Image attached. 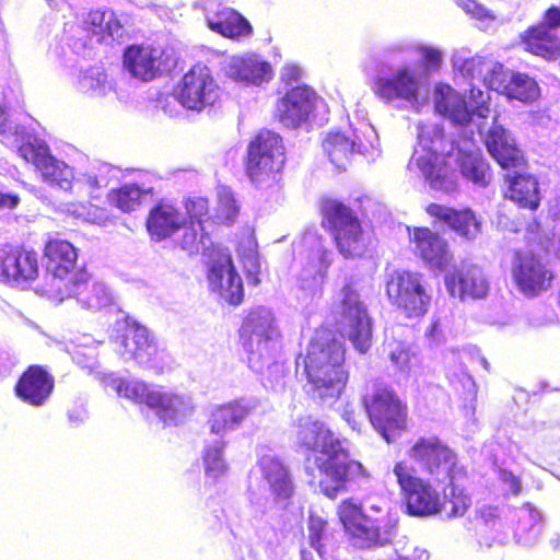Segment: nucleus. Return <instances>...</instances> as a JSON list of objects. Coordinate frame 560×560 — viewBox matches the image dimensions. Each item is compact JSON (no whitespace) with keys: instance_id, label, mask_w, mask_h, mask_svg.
Masks as SVG:
<instances>
[{"instance_id":"obj_1","label":"nucleus","mask_w":560,"mask_h":560,"mask_svg":"<svg viewBox=\"0 0 560 560\" xmlns=\"http://www.w3.org/2000/svg\"><path fill=\"white\" fill-rule=\"evenodd\" d=\"M300 447L314 453L315 464L323 474L320 491L329 499L355 491L370 475L364 466L350 456L348 441L340 439L324 422L310 415L296 420Z\"/></svg>"},{"instance_id":"obj_2","label":"nucleus","mask_w":560,"mask_h":560,"mask_svg":"<svg viewBox=\"0 0 560 560\" xmlns=\"http://www.w3.org/2000/svg\"><path fill=\"white\" fill-rule=\"evenodd\" d=\"M18 149L25 161L34 164L46 183L66 191L86 194L90 198L96 199L101 190L118 179L119 170L102 161L90 162L73 171L51 154L45 140L31 132L22 138Z\"/></svg>"},{"instance_id":"obj_3","label":"nucleus","mask_w":560,"mask_h":560,"mask_svg":"<svg viewBox=\"0 0 560 560\" xmlns=\"http://www.w3.org/2000/svg\"><path fill=\"white\" fill-rule=\"evenodd\" d=\"M238 332L248 368L260 375L264 387L273 392L283 389L287 372L281 359L280 332L271 311L265 306L249 310Z\"/></svg>"},{"instance_id":"obj_4","label":"nucleus","mask_w":560,"mask_h":560,"mask_svg":"<svg viewBox=\"0 0 560 560\" xmlns=\"http://www.w3.org/2000/svg\"><path fill=\"white\" fill-rule=\"evenodd\" d=\"M345 346L329 330H316L305 355L295 360L296 372L303 369L306 393L314 400L331 404L342 393L349 372L345 365Z\"/></svg>"},{"instance_id":"obj_5","label":"nucleus","mask_w":560,"mask_h":560,"mask_svg":"<svg viewBox=\"0 0 560 560\" xmlns=\"http://www.w3.org/2000/svg\"><path fill=\"white\" fill-rule=\"evenodd\" d=\"M407 454L421 472L436 483L446 485L444 498L451 504L450 515L463 516L471 505V498L459 485L466 478V469L458 464L456 453L440 438L430 435L418 438Z\"/></svg>"},{"instance_id":"obj_6","label":"nucleus","mask_w":560,"mask_h":560,"mask_svg":"<svg viewBox=\"0 0 560 560\" xmlns=\"http://www.w3.org/2000/svg\"><path fill=\"white\" fill-rule=\"evenodd\" d=\"M338 516L349 545L358 550L385 547L397 535L398 517L385 502L362 506L346 499L338 508Z\"/></svg>"},{"instance_id":"obj_7","label":"nucleus","mask_w":560,"mask_h":560,"mask_svg":"<svg viewBox=\"0 0 560 560\" xmlns=\"http://www.w3.org/2000/svg\"><path fill=\"white\" fill-rule=\"evenodd\" d=\"M256 468L268 486L270 495L262 493L248 476L247 500L253 524H270L290 504L294 494V483L289 469L273 455H261Z\"/></svg>"},{"instance_id":"obj_8","label":"nucleus","mask_w":560,"mask_h":560,"mask_svg":"<svg viewBox=\"0 0 560 560\" xmlns=\"http://www.w3.org/2000/svg\"><path fill=\"white\" fill-rule=\"evenodd\" d=\"M417 131L418 141L408 170L419 172L432 189L447 191L452 183L446 175L445 158L457 148L456 143L445 138L439 124L419 121Z\"/></svg>"},{"instance_id":"obj_9","label":"nucleus","mask_w":560,"mask_h":560,"mask_svg":"<svg viewBox=\"0 0 560 560\" xmlns=\"http://www.w3.org/2000/svg\"><path fill=\"white\" fill-rule=\"evenodd\" d=\"M116 392L136 404L145 405L166 425L179 424L194 411L189 396L140 380L120 378L116 383Z\"/></svg>"},{"instance_id":"obj_10","label":"nucleus","mask_w":560,"mask_h":560,"mask_svg":"<svg viewBox=\"0 0 560 560\" xmlns=\"http://www.w3.org/2000/svg\"><path fill=\"white\" fill-rule=\"evenodd\" d=\"M331 313L343 336L360 353H365L372 346V318L368 306L355 287L348 282L336 295Z\"/></svg>"},{"instance_id":"obj_11","label":"nucleus","mask_w":560,"mask_h":560,"mask_svg":"<svg viewBox=\"0 0 560 560\" xmlns=\"http://www.w3.org/2000/svg\"><path fill=\"white\" fill-rule=\"evenodd\" d=\"M115 351L124 361H135L139 366L163 372L167 365V354L158 345L155 336L136 320L126 319L118 324L116 335L112 337Z\"/></svg>"},{"instance_id":"obj_12","label":"nucleus","mask_w":560,"mask_h":560,"mask_svg":"<svg viewBox=\"0 0 560 560\" xmlns=\"http://www.w3.org/2000/svg\"><path fill=\"white\" fill-rule=\"evenodd\" d=\"M384 284L389 303L407 318L424 316L431 304L423 276L409 270H387Z\"/></svg>"},{"instance_id":"obj_13","label":"nucleus","mask_w":560,"mask_h":560,"mask_svg":"<svg viewBox=\"0 0 560 560\" xmlns=\"http://www.w3.org/2000/svg\"><path fill=\"white\" fill-rule=\"evenodd\" d=\"M371 424L387 442H395L406 429L407 408L396 393L384 386H374L362 397Z\"/></svg>"},{"instance_id":"obj_14","label":"nucleus","mask_w":560,"mask_h":560,"mask_svg":"<svg viewBox=\"0 0 560 560\" xmlns=\"http://www.w3.org/2000/svg\"><path fill=\"white\" fill-rule=\"evenodd\" d=\"M324 225L331 232L336 245L345 257H362L369 243L354 212L345 203L328 199L323 202Z\"/></svg>"},{"instance_id":"obj_15","label":"nucleus","mask_w":560,"mask_h":560,"mask_svg":"<svg viewBox=\"0 0 560 560\" xmlns=\"http://www.w3.org/2000/svg\"><path fill=\"white\" fill-rule=\"evenodd\" d=\"M284 162L282 138L273 131L260 130L247 145L246 174L256 187H260L270 177L276 180Z\"/></svg>"},{"instance_id":"obj_16","label":"nucleus","mask_w":560,"mask_h":560,"mask_svg":"<svg viewBox=\"0 0 560 560\" xmlns=\"http://www.w3.org/2000/svg\"><path fill=\"white\" fill-rule=\"evenodd\" d=\"M380 141L374 127L362 124L352 129L351 135L335 131L329 132L323 140V149L331 164L340 171H345L350 158L354 154L363 155L369 162L380 156Z\"/></svg>"},{"instance_id":"obj_17","label":"nucleus","mask_w":560,"mask_h":560,"mask_svg":"<svg viewBox=\"0 0 560 560\" xmlns=\"http://www.w3.org/2000/svg\"><path fill=\"white\" fill-rule=\"evenodd\" d=\"M393 472L405 498L406 513L410 516L428 517L445 511L448 517L451 504L446 505V499L441 501L440 493L432 487L430 480L412 475L410 468L404 462L394 466Z\"/></svg>"},{"instance_id":"obj_18","label":"nucleus","mask_w":560,"mask_h":560,"mask_svg":"<svg viewBox=\"0 0 560 560\" xmlns=\"http://www.w3.org/2000/svg\"><path fill=\"white\" fill-rule=\"evenodd\" d=\"M434 107L453 125L466 127L475 118H486L489 113L486 93L470 83V103L451 85L440 83L434 89Z\"/></svg>"},{"instance_id":"obj_19","label":"nucleus","mask_w":560,"mask_h":560,"mask_svg":"<svg viewBox=\"0 0 560 560\" xmlns=\"http://www.w3.org/2000/svg\"><path fill=\"white\" fill-rule=\"evenodd\" d=\"M421 79L416 69L402 65L390 72L378 73L374 78L373 91L385 104L398 109L406 105L419 104Z\"/></svg>"},{"instance_id":"obj_20","label":"nucleus","mask_w":560,"mask_h":560,"mask_svg":"<svg viewBox=\"0 0 560 560\" xmlns=\"http://www.w3.org/2000/svg\"><path fill=\"white\" fill-rule=\"evenodd\" d=\"M43 259L46 291L58 298L81 268L78 267V249L66 240L52 238L46 243Z\"/></svg>"},{"instance_id":"obj_21","label":"nucleus","mask_w":560,"mask_h":560,"mask_svg":"<svg viewBox=\"0 0 560 560\" xmlns=\"http://www.w3.org/2000/svg\"><path fill=\"white\" fill-rule=\"evenodd\" d=\"M303 244L310 245L311 250L307 255V262L298 277V299L307 305L322 296L323 284L334 253L326 249L322 238L315 234L304 235Z\"/></svg>"},{"instance_id":"obj_22","label":"nucleus","mask_w":560,"mask_h":560,"mask_svg":"<svg viewBox=\"0 0 560 560\" xmlns=\"http://www.w3.org/2000/svg\"><path fill=\"white\" fill-rule=\"evenodd\" d=\"M174 96L183 107L200 112L215 103L219 86L208 67L196 65L177 83Z\"/></svg>"},{"instance_id":"obj_23","label":"nucleus","mask_w":560,"mask_h":560,"mask_svg":"<svg viewBox=\"0 0 560 560\" xmlns=\"http://www.w3.org/2000/svg\"><path fill=\"white\" fill-rule=\"evenodd\" d=\"M39 273L38 255L21 245H0V282L13 288L28 287Z\"/></svg>"},{"instance_id":"obj_24","label":"nucleus","mask_w":560,"mask_h":560,"mask_svg":"<svg viewBox=\"0 0 560 560\" xmlns=\"http://www.w3.org/2000/svg\"><path fill=\"white\" fill-rule=\"evenodd\" d=\"M122 63L132 78L142 82L152 81L176 66L171 55L162 48L144 45L127 46L124 50Z\"/></svg>"},{"instance_id":"obj_25","label":"nucleus","mask_w":560,"mask_h":560,"mask_svg":"<svg viewBox=\"0 0 560 560\" xmlns=\"http://www.w3.org/2000/svg\"><path fill=\"white\" fill-rule=\"evenodd\" d=\"M324 106L323 100L307 85L291 86L277 103L280 122L288 128H298L306 122L311 115Z\"/></svg>"},{"instance_id":"obj_26","label":"nucleus","mask_w":560,"mask_h":560,"mask_svg":"<svg viewBox=\"0 0 560 560\" xmlns=\"http://www.w3.org/2000/svg\"><path fill=\"white\" fill-rule=\"evenodd\" d=\"M560 27V7L552 5L544 13L542 21L528 27L522 35L526 49L545 59L560 56V37L555 33Z\"/></svg>"},{"instance_id":"obj_27","label":"nucleus","mask_w":560,"mask_h":560,"mask_svg":"<svg viewBox=\"0 0 560 560\" xmlns=\"http://www.w3.org/2000/svg\"><path fill=\"white\" fill-rule=\"evenodd\" d=\"M201 9L208 27L224 37L240 39L253 33L250 23L237 11L217 0H202L194 5Z\"/></svg>"},{"instance_id":"obj_28","label":"nucleus","mask_w":560,"mask_h":560,"mask_svg":"<svg viewBox=\"0 0 560 560\" xmlns=\"http://www.w3.org/2000/svg\"><path fill=\"white\" fill-rule=\"evenodd\" d=\"M67 298H75L83 308L92 311L105 308L113 303L110 289L104 282L93 280L84 266L72 275V282L63 288L57 299L63 301Z\"/></svg>"},{"instance_id":"obj_29","label":"nucleus","mask_w":560,"mask_h":560,"mask_svg":"<svg viewBox=\"0 0 560 560\" xmlns=\"http://www.w3.org/2000/svg\"><path fill=\"white\" fill-rule=\"evenodd\" d=\"M258 407L259 400L253 396L217 406L208 419L210 434L212 438L224 439L228 433L237 430Z\"/></svg>"},{"instance_id":"obj_30","label":"nucleus","mask_w":560,"mask_h":560,"mask_svg":"<svg viewBox=\"0 0 560 560\" xmlns=\"http://www.w3.org/2000/svg\"><path fill=\"white\" fill-rule=\"evenodd\" d=\"M209 285L229 304L238 305L244 298V287L241 276L232 264L230 255L219 254L208 269Z\"/></svg>"},{"instance_id":"obj_31","label":"nucleus","mask_w":560,"mask_h":560,"mask_svg":"<svg viewBox=\"0 0 560 560\" xmlns=\"http://www.w3.org/2000/svg\"><path fill=\"white\" fill-rule=\"evenodd\" d=\"M486 86L523 103L534 102L539 96V86L535 79L528 74L515 72L508 81V72L502 63H495L492 67V74L487 77Z\"/></svg>"},{"instance_id":"obj_32","label":"nucleus","mask_w":560,"mask_h":560,"mask_svg":"<svg viewBox=\"0 0 560 560\" xmlns=\"http://www.w3.org/2000/svg\"><path fill=\"white\" fill-rule=\"evenodd\" d=\"M444 282L448 293L463 302L485 299L490 288L483 270L476 265H464L446 273Z\"/></svg>"},{"instance_id":"obj_33","label":"nucleus","mask_w":560,"mask_h":560,"mask_svg":"<svg viewBox=\"0 0 560 560\" xmlns=\"http://www.w3.org/2000/svg\"><path fill=\"white\" fill-rule=\"evenodd\" d=\"M512 276L517 289L526 296H535L547 289L550 280L545 265L532 254L516 252Z\"/></svg>"},{"instance_id":"obj_34","label":"nucleus","mask_w":560,"mask_h":560,"mask_svg":"<svg viewBox=\"0 0 560 560\" xmlns=\"http://www.w3.org/2000/svg\"><path fill=\"white\" fill-rule=\"evenodd\" d=\"M221 70L228 78L245 85L258 86L272 78L270 63L257 55L228 56L221 61Z\"/></svg>"},{"instance_id":"obj_35","label":"nucleus","mask_w":560,"mask_h":560,"mask_svg":"<svg viewBox=\"0 0 560 560\" xmlns=\"http://www.w3.org/2000/svg\"><path fill=\"white\" fill-rule=\"evenodd\" d=\"M55 381L51 374L42 365H31L20 376L15 384V395L24 402L39 407L51 395Z\"/></svg>"},{"instance_id":"obj_36","label":"nucleus","mask_w":560,"mask_h":560,"mask_svg":"<svg viewBox=\"0 0 560 560\" xmlns=\"http://www.w3.org/2000/svg\"><path fill=\"white\" fill-rule=\"evenodd\" d=\"M485 144L490 155L503 170L517 167L523 161V152L511 131L501 125H492L486 133Z\"/></svg>"},{"instance_id":"obj_37","label":"nucleus","mask_w":560,"mask_h":560,"mask_svg":"<svg viewBox=\"0 0 560 560\" xmlns=\"http://www.w3.org/2000/svg\"><path fill=\"white\" fill-rule=\"evenodd\" d=\"M415 252L432 268L443 269L448 262L447 243L428 228H415L411 237Z\"/></svg>"},{"instance_id":"obj_38","label":"nucleus","mask_w":560,"mask_h":560,"mask_svg":"<svg viewBox=\"0 0 560 560\" xmlns=\"http://www.w3.org/2000/svg\"><path fill=\"white\" fill-rule=\"evenodd\" d=\"M508 197L521 208L536 210L540 205L539 184L535 176L515 170H506Z\"/></svg>"},{"instance_id":"obj_39","label":"nucleus","mask_w":560,"mask_h":560,"mask_svg":"<svg viewBox=\"0 0 560 560\" xmlns=\"http://www.w3.org/2000/svg\"><path fill=\"white\" fill-rule=\"evenodd\" d=\"M428 212L447 224L451 230L465 240H474L480 232V222L470 209L456 210L431 203L428 207Z\"/></svg>"},{"instance_id":"obj_40","label":"nucleus","mask_w":560,"mask_h":560,"mask_svg":"<svg viewBox=\"0 0 560 560\" xmlns=\"http://www.w3.org/2000/svg\"><path fill=\"white\" fill-rule=\"evenodd\" d=\"M184 223V217L170 203L159 202L149 212L147 230L151 238L161 242L174 234Z\"/></svg>"},{"instance_id":"obj_41","label":"nucleus","mask_w":560,"mask_h":560,"mask_svg":"<svg viewBox=\"0 0 560 560\" xmlns=\"http://www.w3.org/2000/svg\"><path fill=\"white\" fill-rule=\"evenodd\" d=\"M228 442L221 438L205 440L202 450V465L206 482L217 483L229 470V464L224 457Z\"/></svg>"},{"instance_id":"obj_42","label":"nucleus","mask_w":560,"mask_h":560,"mask_svg":"<svg viewBox=\"0 0 560 560\" xmlns=\"http://www.w3.org/2000/svg\"><path fill=\"white\" fill-rule=\"evenodd\" d=\"M183 234L178 241V246L187 252L188 255L201 254L208 259L209 265L214 260V244L210 235L205 232V226L200 222L183 223Z\"/></svg>"},{"instance_id":"obj_43","label":"nucleus","mask_w":560,"mask_h":560,"mask_svg":"<svg viewBox=\"0 0 560 560\" xmlns=\"http://www.w3.org/2000/svg\"><path fill=\"white\" fill-rule=\"evenodd\" d=\"M460 173L475 185L486 187L491 180L490 165L479 150L458 151Z\"/></svg>"},{"instance_id":"obj_44","label":"nucleus","mask_w":560,"mask_h":560,"mask_svg":"<svg viewBox=\"0 0 560 560\" xmlns=\"http://www.w3.org/2000/svg\"><path fill=\"white\" fill-rule=\"evenodd\" d=\"M80 92L93 97L104 96L113 90V82L102 66H93L81 72L78 80Z\"/></svg>"},{"instance_id":"obj_45","label":"nucleus","mask_w":560,"mask_h":560,"mask_svg":"<svg viewBox=\"0 0 560 560\" xmlns=\"http://www.w3.org/2000/svg\"><path fill=\"white\" fill-rule=\"evenodd\" d=\"M153 188H142L138 184H124L108 194L112 205L124 212L136 210L142 203V200L151 195Z\"/></svg>"},{"instance_id":"obj_46","label":"nucleus","mask_w":560,"mask_h":560,"mask_svg":"<svg viewBox=\"0 0 560 560\" xmlns=\"http://www.w3.org/2000/svg\"><path fill=\"white\" fill-rule=\"evenodd\" d=\"M452 62L454 69L464 78L469 80L482 78L485 84L487 77L492 74V67L497 63L486 57H462L458 54L453 56Z\"/></svg>"},{"instance_id":"obj_47","label":"nucleus","mask_w":560,"mask_h":560,"mask_svg":"<svg viewBox=\"0 0 560 560\" xmlns=\"http://www.w3.org/2000/svg\"><path fill=\"white\" fill-rule=\"evenodd\" d=\"M308 542L310 546L324 558L326 550L325 545L328 537V523L323 517L310 513L307 520Z\"/></svg>"},{"instance_id":"obj_48","label":"nucleus","mask_w":560,"mask_h":560,"mask_svg":"<svg viewBox=\"0 0 560 560\" xmlns=\"http://www.w3.org/2000/svg\"><path fill=\"white\" fill-rule=\"evenodd\" d=\"M389 360L392 364L405 376L409 375L419 360L410 347L402 342L390 345Z\"/></svg>"},{"instance_id":"obj_49","label":"nucleus","mask_w":560,"mask_h":560,"mask_svg":"<svg viewBox=\"0 0 560 560\" xmlns=\"http://www.w3.org/2000/svg\"><path fill=\"white\" fill-rule=\"evenodd\" d=\"M28 133L30 131H27L24 126L14 124L10 119L4 92L0 89V136L3 137V139L14 137V142L18 147L22 138Z\"/></svg>"},{"instance_id":"obj_50","label":"nucleus","mask_w":560,"mask_h":560,"mask_svg":"<svg viewBox=\"0 0 560 560\" xmlns=\"http://www.w3.org/2000/svg\"><path fill=\"white\" fill-rule=\"evenodd\" d=\"M240 213L234 195L230 188H222L219 192L218 218L226 225H232Z\"/></svg>"},{"instance_id":"obj_51","label":"nucleus","mask_w":560,"mask_h":560,"mask_svg":"<svg viewBox=\"0 0 560 560\" xmlns=\"http://www.w3.org/2000/svg\"><path fill=\"white\" fill-rule=\"evenodd\" d=\"M412 50V46L407 42L400 40L385 45L380 51L381 62H401L407 54Z\"/></svg>"},{"instance_id":"obj_52","label":"nucleus","mask_w":560,"mask_h":560,"mask_svg":"<svg viewBox=\"0 0 560 560\" xmlns=\"http://www.w3.org/2000/svg\"><path fill=\"white\" fill-rule=\"evenodd\" d=\"M186 213L189 223L200 222L203 225V218L208 214V201L205 198H189L186 201Z\"/></svg>"},{"instance_id":"obj_53","label":"nucleus","mask_w":560,"mask_h":560,"mask_svg":"<svg viewBox=\"0 0 560 560\" xmlns=\"http://www.w3.org/2000/svg\"><path fill=\"white\" fill-rule=\"evenodd\" d=\"M89 419V411L83 400L75 401L72 407L67 410L68 424L71 428H79Z\"/></svg>"},{"instance_id":"obj_54","label":"nucleus","mask_w":560,"mask_h":560,"mask_svg":"<svg viewBox=\"0 0 560 560\" xmlns=\"http://www.w3.org/2000/svg\"><path fill=\"white\" fill-rule=\"evenodd\" d=\"M112 16L113 11L109 9L91 11L86 23L94 27L93 32L102 34L105 24L110 21Z\"/></svg>"},{"instance_id":"obj_55","label":"nucleus","mask_w":560,"mask_h":560,"mask_svg":"<svg viewBox=\"0 0 560 560\" xmlns=\"http://www.w3.org/2000/svg\"><path fill=\"white\" fill-rule=\"evenodd\" d=\"M71 355L73 362L82 369H92L96 361L94 349L75 348Z\"/></svg>"},{"instance_id":"obj_56","label":"nucleus","mask_w":560,"mask_h":560,"mask_svg":"<svg viewBox=\"0 0 560 560\" xmlns=\"http://www.w3.org/2000/svg\"><path fill=\"white\" fill-rule=\"evenodd\" d=\"M462 7L467 14H470L477 20L485 21L488 19H494L490 11L482 4L478 3L476 0H466L463 2Z\"/></svg>"},{"instance_id":"obj_57","label":"nucleus","mask_w":560,"mask_h":560,"mask_svg":"<svg viewBox=\"0 0 560 560\" xmlns=\"http://www.w3.org/2000/svg\"><path fill=\"white\" fill-rule=\"evenodd\" d=\"M499 480L502 485L513 494H520L522 490V483L517 476H515L511 470L500 469L499 470Z\"/></svg>"},{"instance_id":"obj_58","label":"nucleus","mask_w":560,"mask_h":560,"mask_svg":"<svg viewBox=\"0 0 560 560\" xmlns=\"http://www.w3.org/2000/svg\"><path fill=\"white\" fill-rule=\"evenodd\" d=\"M302 70L295 65H288L283 67L281 71V79L285 82V85H292L298 83L301 79Z\"/></svg>"},{"instance_id":"obj_59","label":"nucleus","mask_w":560,"mask_h":560,"mask_svg":"<svg viewBox=\"0 0 560 560\" xmlns=\"http://www.w3.org/2000/svg\"><path fill=\"white\" fill-rule=\"evenodd\" d=\"M19 203L20 197L18 194L0 190V210H13L19 206Z\"/></svg>"},{"instance_id":"obj_60","label":"nucleus","mask_w":560,"mask_h":560,"mask_svg":"<svg viewBox=\"0 0 560 560\" xmlns=\"http://www.w3.org/2000/svg\"><path fill=\"white\" fill-rule=\"evenodd\" d=\"M421 51L422 57L428 65L432 67H439L442 62V55L438 49L432 47H423Z\"/></svg>"},{"instance_id":"obj_61","label":"nucleus","mask_w":560,"mask_h":560,"mask_svg":"<svg viewBox=\"0 0 560 560\" xmlns=\"http://www.w3.org/2000/svg\"><path fill=\"white\" fill-rule=\"evenodd\" d=\"M121 28L122 27L119 21L115 18V14L113 13L110 21H107V23L105 24L102 35H108L109 37L115 38L120 36Z\"/></svg>"},{"instance_id":"obj_62","label":"nucleus","mask_w":560,"mask_h":560,"mask_svg":"<svg viewBox=\"0 0 560 560\" xmlns=\"http://www.w3.org/2000/svg\"><path fill=\"white\" fill-rule=\"evenodd\" d=\"M464 380H465L464 387L467 389V396L465 399L474 400L477 396L476 383H475L474 378L468 374L464 375Z\"/></svg>"},{"instance_id":"obj_63","label":"nucleus","mask_w":560,"mask_h":560,"mask_svg":"<svg viewBox=\"0 0 560 560\" xmlns=\"http://www.w3.org/2000/svg\"><path fill=\"white\" fill-rule=\"evenodd\" d=\"M342 418L353 431L360 432L361 423L357 421L353 410L346 409L342 413Z\"/></svg>"},{"instance_id":"obj_64","label":"nucleus","mask_w":560,"mask_h":560,"mask_svg":"<svg viewBox=\"0 0 560 560\" xmlns=\"http://www.w3.org/2000/svg\"><path fill=\"white\" fill-rule=\"evenodd\" d=\"M469 353L471 355L472 359H475L478 363L481 364V366L486 370V371H490V363L488 362V360L481 354L480 352V349L477 348V347H471L469 349Z\"/></svg>"}]
</instances>
